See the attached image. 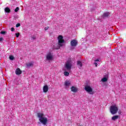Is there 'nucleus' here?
Wrapping results in <instances>:
<instances>
[{"instance_id":"obj_10","label":"nucleus","mask_w":126,"mask_h":126,"mask_svg":"<svg viewBox=\"0 0 126 126\" xmlns=\"http://www.w3.org/2000/svg\"><path fill=\"white\" fill-rule=\"evenodd\" d=\"M71 90L72 92H74V93L77 92V91H78L77 88H76L74 86H72L71 87Z\"/></svg>"},{"instance_id":"obj_5","label":"nucleus","mask_w":126,"mask_h":126,"mask_svg":"<svg viewBox=\"0 0 126 126\" xmlns=\"http://www.w3.org/2000/svg\"><path fill=\"white\" fill-rule=\"evenodd\" d=\"M72 66V64H71V62L67 61L65 63V67L66 68L67 70H70L71 69V67Z\"/></svg>"},{"instance_id":"obj_4","label":"nucleus","mask_w":126,"mask_h":126,"mask_svg":"<svg viewBox=\"0 0 126 126\" xmlns=\"http://www.w3.org/2000/svg\"><path fill=\"white\" fill-rule=\"evenodd\" d=\"M85 90H86V91L88 93H89V94L91 95H93V94H94L93 89L90 86H86L85 87Z\"/></svg>"},{"instance_id":"obj_25","label":"nucleus","mask_w":126,"mask_h":126,"mask_svg":"<svg viewBox=\"0 0 126 126\" xmlns=\"http://www.w3.org/2000/svg\"><path fill=\"white\" fill-rule=\"evenodd\" d=\"M15 29L14 28H11V31H12L13 32V31H14Z\"/></svg>"},{"instance_id":"obj_14","label":"nucleus","mask_w":126,"mask_h":126,"mask_svg":"<svg viewBox=\"0 0 126 126\" xmlns=\"http://www.w3.org/2000/svg\"><path fill=\"white\" fill-rule=\"evenodd\" d=\"M64 85L65 86L68 87V86L70 85V82H69V81H66L64 83Z\"/></svg>"},{"instance_id":"obj_6","label":"nucleus","mask_w":126,"mask_h":126,"mask_svg":"<svg viewBox=\"0 0 126 126\" xmlns=\"http://www.w3.org/2000/svg\"><path fill=\"white\" fill-rule=\"evenodd\" d=\"M77 40L75 39H73L70 42V45L71 47H76V46H77Z\"/></svg>"},{"instance_id":"obj_28","label":"nucleus","mask_w":126,"mask_h":126,"mask_svg":"<svg viewBox=\"0 0 126 126\" xmlns=\"http://www.w3.org/2000/svg\"><path fill=\"white\" fill-rule=\"evenodd\" d=\"M32 38L33 40H35L36 39V37H35V36H32Z\"/></svg>"},{"instance_id":"obj_1","label":"nucleus","mask_w":126,"mask_h":126,"mask_svg":"<svg viewBox=\"0 0 126 126\" xmlns=\"http://www.w3.org/2000/svg\"><path fill=\"white\" fill-rule=\"evenodd\" d=\"M58 44H55L53 46V49L55 50H59L61 47L63 46V43H64V39H63V36L62 35H60L58 37Z\"/></svg>"},{"instance_id":"obj_7","label":"nucleus","mask_w":126,"mask_h":126,"mask_svg":"<svg viewBox=\"0 0 126 126\" xmlns=\"http://www.w3.org/2000/svg\"><path fill=\"white\" fill-rule=\"evenodd\" d=\"M46 60L47 61H51V60H53V55L52 54V53H49L47 55Z\"/></svg>"},{"instance_id":"obj_27","label":"nucleus","mask_w":126,"mask_h":126,"mask_svg":"<svg viewBox=\"0 0 126 126\" xmlns=\"http://www.w3.org/2000/svg\"><path fill=\"white\" fill-rule=\"evenodd\" d=\"M94 64H95L96 67H97V65H98L97 64V63H95H95H94Z\"/></svg>"},{"instance_id":"obj_15","label":"nucleus","mask_w":126,"mask_h":126,"mask_svg":"<svg viewBox=\"0 0 126 126\" xmlns=\"http://www.w3.org/2000/svg\"><path fill=\"white\" fill-rule=\"evenodd\" d=\"M5 12H7V13H9V12H10V9H9V8L8 7H6L5 8Z\"/></svg>"},{"instance_id":"obj_8","label":"nucleus","mask_w":126,"mask_h":126,"mask_svg":"<svg viewBox=\"0 0 126 126\" xmlns=\"http://www.w3.org/2000/svg\"><path fill=\"white\" fill-rule=\"evenodd\" d=\"M15 73H16V74H17V75H20V74H21V73H22V71H21V70H20V68H18L16 69Z\"/></svg>"},{"instance_id":"obj_9","label":"nucleus","mask_w":126,"mask_h":126,"mask_svg":"<svg viewBox=\"0 0 126 126\" xmlns=\"http://www.w3.org/2000/svg\"><path fill=\"white\" fill-rule=\"evenodd\" d=\"M43 92L44 93H47L49 90V87L48 85H45L43 87Z\"/></svg>"},{"instance_id":"obj_16","label":"nucleus","mask_w":126,"mask_h":126,"mask_svg":"<svg viewBox=\"0 0 126 126\" xmlns=\"http://www.w3.org/2000/svg\"><path fill=\"white\" fill-rule=\"evenodd\" d=\"M101 81L102 82H106V81H108V78L107 77H104L101 79Z\"/></svg>"},{"instance_id":"obj_24","label":"nucleus","mask_w":126,"mask_h":126,"mask_svg":"<svg viewBox=\"0 0 126 126\" xmlns=\"http://www.w3.org/2000/svg\"><path fill=\"white\" fill-rule=\"evenodd\" d=\"M49 27H46L44 28V30H45V31H47V30H48V29H49Z\"/></svg>"},{"instance_id":"obj_19","label":"nucleus","mask_w":126,"mask_h":126,"mask_svg":"<svg viewBox=\"0 0 126 126\" xmlns=\"http://www.w3.org/2000/svg\"><path fill=\"white\" fill-rule=\"evenodd\" d=\"M0 34H2V35H4L6 34V32L5 31H1L0 32Z\"/></svg>"},{"instance_id":"obj_3","label":"nucleus","mask_w":126,"mask_h":126,"mask_svg":"<svg viewBox=\"0 0 126 126\" xmlns=\"http://www.w3.org/2000/svg\"><path fill=\"white\" fill-rule=\"evenodd\" d=\"M118 111H119V108L117 105H112L110 107V111L112 115H115L118 113Z\"/></svg>"},{"instance_id":"obj_18","label":"nucleus","mask_w":126,"mask_h":126,"mask_svg":"<svg viewBox=\"0 0 126 126\" xmlns=\"http://www.w3.org/2000/svg\"><path fill=\"white\" fill-rule=\"evenodd\" d=\"M27 66H28V67H30V66H33V63H28L27 64Z\"/></svg>"},{"instance_id":"obj_20","label":"nucleus","mask_w":126,"mask_h":126,"mask_svg":"<svg viewBox=\"0 0 126 126\" xmlns=\"http://www.w3.org/2000/svg\"><path fill=\"white\" fill-rule=\"evenodd\" d=\"M9 59L11 61H13V60H14V57L13 56H11L9 57Z\"/></svg>"},{"instance_id":"obj_22","label":"nucleus","mask_w":126,"mask_h":126,"mask_svg":"<svg viewBox=\"0 0 126 126\" xmlns=\"http://www.w3.org/2000/svg\"><path fill=\"white\" fill-rule=\"evenodd\" d=\"M19 35H20V33H16V37H17V38H18V37H19Z\"/></svg>"},{"instance_id":"obj_11","label":"nucleus","mask_w":126,"mask_h":126,"mask_svg":"<svg viewBox=\"0 0 126 126\" xmlns=\"http://www.w3.org/2000/svg\"><path fill=\"white\" fill-rule=\"evenodd\" d=\"M77 65H78L79 68H81L82 67V62H81V61H78L77 62Z\"/></svg>"},{"instance_id":"obj_21","label":"nucleus","mask_w":126,"mask_h":126,"mask_svg":"<svg viewBox=\"0 0 126 126\" xmlns=\"http://www.w3.org/2000/svg\"><path fill=\"white\" fill-rule=\"evenodd\" d=\"M19 10V8L18 7H16V9H15V12H17Z\"/></svg>"},{"instance_id":"obj_12","label":"nucleus","mask_w":126,"mask_h":126,"mask_svg":"<svg viewBox=\"0 0 126 126\" xmlns=\"http://www.w3.org/2000/svg\"><path fill=\"white\" fill-rule=\"evenodd\" d=\"M110 15V13L109 12H105L103 13V15L101 16V17L103 18L105 17H108Z\"/></svg>"},{"instance_id":"obj_30","label":"nucleus","mask_w":126,"mask_h":126,"mask_svg":"<svg viewBox=\"0 0 126 126\" xmlns=\"http://www.w3.org/2000/svg\"><path fill=\"white\" fill-rule=\"evenodd\" d=\"M121 111H119V114H121Z\"/></svg>"},{"instance_id":"obj_29","label":"nucleus","mask_w":126,"mask_h":126,"mask_svg":"<svg viewBox=\"0 0 126 126\" xmlns=\"http://www.w3.org/2000/svg\"><path fill=\"white\" fill-rule=\"evenodd\" d=\"M94 62H99V60L98 59H97V60H94Z\"/></svg>"},{"instance_id":"obj_26","label":"nucleus","mask_w":126,"mask_h":126,"mask_svg":"<svg viewBox=\"0 0 126 126\" xmlns=\"http://www.w3.org/2000/svg\"><path fill=\"white\" fill-rule=\"evenodd\" d=\"M3 40V38L2 37H0V42H1V41Z\"/></svg>"},{"instance_id":"obj_17","label":"nucleus","mask_w":126,"mask_h":126,"mask_svg":"<svg viewBox=\"0 0 126 126\" xmlns=\"http://www.w3.org/2000/svg\"><path fill=\"white\" fill-rule=\"evenodd\" d=\"M63 74L65 76H68V75H69V73L67 71H64Z\"/></svg>"},{"instance_id":"obj_23","label":"nucleus","mask_w":126,"mask_h":126,"mask_svg":"<svg viewBox=\"0 0 126 126\" xmlns=\"http://www.w3.org/2000/svg\"><path fill=\"white\" fill-rule=\"evenodd\" d=\"M20 26V24L18 23L16 25V27H19Z\"/></svg>"},{"instance_id":"obj_2","label":"nucleus","mask_w":126,"mask_h":126,"mask_svg":"<svg viewBox=\"0 0 126 126\" xmlns=\"http://www.w3.org/2000/svg\"><path fill=\"white\" fill-rule=\"evenodd\" d=\"M37 115L39 122L44 126H46L48 124V118L47 117H44V113H38Z\"/></svg>"},{"instance_id":"obj_13","label":"nucleus","mask_w":126,"mask_h":126,"mask_svg":"<svg viewBox=\"0 0 126 126\" xmlns=\"http://www.w3.org/2000/svg\"><path fill=\"white\" fill-rule=\"evenodd\" d=\"M120 118V116L118 115H115L112 117L111 120L112 121H116V120H118Z\"/></svg>"}]
</instances>
